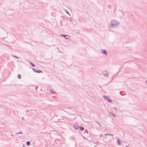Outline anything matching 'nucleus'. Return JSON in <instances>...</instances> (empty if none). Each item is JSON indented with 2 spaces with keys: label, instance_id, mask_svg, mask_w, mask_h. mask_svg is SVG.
Instances as JSON below:
<instances>
[{
  "label": "nucleus",
  "instance_id": "1",
  "mask_svg": "<svg viewBox=\"0 0 147 147\" xmlns=\"http://www.w3.org/2000/svg\"><path fill=\"white\" fill-rule=\"evenodd\" d=\"M119 24V22L115 20H111V23L109 25L110 28H114L117 26Z\"/></svg>",
  "mask_w": 147,
  "mask_h": 147
},
{
  "label": "nucleus",
  "instance_id": "2",
  "mask_svg": "<svg viewBox=\"0 0 147 147\" xmlns=\"http://www.w3.org/2000/svg\"><path fill=\"white\" fill-rule=\"evenodd\" d=\"M80 126H79L78 124L77 123H75L73 126L74 128L75 129H77L79 128Z\"/></svg>",
  "mask_w": 147,
  "mask_h": 147
},
{
  "label": "nucleus",
  "instance_id": "3",
  "mask_svg": "<svg viewBox=\"0 0 147 147\" xmlns=\"http://www.w3.org/2000/svg\"><path fill=\"white\" fill-rule=\"evenodd\" d=\"M32 69H33V70L34 72L36 73H40V72H41V73L42 72V71L40 70H37V69H35L33 68H32Z\"/></svg>",
  "mask_w": 147,
  "mask_h": 147
},
{
  "label": "nucleus",
  "instance_id": "4",
  "mask_svg": "<svg viewBox=\"0 0 147 147\" xmlns=\"http://www.w3.org/2000/svg\"><path fill=\"white\" fill-rule=\"evenodd\" d=\"M61 36L62 37H65V38L66 39H68L69 38V37L68 35H64L61 34Z\"/></svg>",
  "mask_w": 147,
  "mask_h": 147
},
{
  "label": "nucleus",
  "instance_id": "5",
  "mask_svg": "<svg viewBox=\"0 0 147 147\" xmlns=\"http://www.w3.org/2000/svg\"><path fill=\"white\" fill-rule=\"evenodd\" d=\"M103 75L106 77H108L109 76V74L107 72V71H106L103 72Z\"/></svg>",
  "mask_w": 147,
  "mask_h": 147
},
{
  "label": "nucleus",
  "instance_id": "6",
  "mask_svg": "<svg viewBox=\"0 0 147 147\" xmlns=\"http://www.w3.org/2000/svg\"><path fill=\"white\" fill-rule=\"evenodd\" d=\"M102 53L105 55H107L108 54L107 52L105 50L102 49L101 50Z\"/></svg>",
  "mask_w": 147,
  "mask_h": 147
},
{
  "label": "nucleus",
  "instance_id": "7",
  "mask_svg": "<svg viewBox=\"0 0 147 147\" xmlns=\"http://www.w3.org/2000/svg\"><path fill=\"white\" fill-rule=\"evenodd\" d=\"M27 62H28L33 67H34L35 66V65L31 61H29L28 60H27Z\"/></svg>",
  "mask_w": 147,
  "mask_h": 147
},
{
  "label": "nucleus",
  "instance_id": "8",
  "mask_svg": "<svg viewBox=\"0 0 147 147\" xmlns=\"http://www.w3.org/2000/svg\"><path fill=\"white\" fill-rule=\"evenodd\" d=\"M109 115H110L112 116L113 117H116V116L115 115L113 114V113H112L111 112H110L109 113Z\"/></svg>",
  "mask_w": 147,
  "mask_h": 147
},
{
  "label": "nucleus",
  "instance_id": "9",
  "mask_svg": "<svg viewBox=\"0 0 147 147\" xmlns=\"http://www.w3.org/2000/svg\"><path fill=\"white\" fill-rule=\"evenodd\" d=\"M117 142H118V144L119 145H121V140L118 138L117 139Z\"/></svg>",
  "mask_w": 147,
  "mask_h": 147
},
{
  "label": "nucleus",
  "instance_id": "10",
  "mask_svg": "<svg viewBox=\"0 0 147 147\" xmlns=\"http://www.w3.org/2000/svg\"><path fill=\"white\" fill-rule=\"evenodd\" d=\"M79 128L80 129V131H84V128L82 126H80L79 127Z\"/></svg>",
  "mask_w": 147,
  "mask_h": 147
},
{
  "label": "nucleus",
  "instance_id": "11",
  "mask_svg": "<svg viewBox=\"0 0 147 147\" xmlns=\"http://www.w3.org/2000/svg\"><path fill=\"white\" fill-rule=\"evenodd\" d=\"M120 94L122 96L126 95V94L125 93H124V94H123V93L122 92H120Z\"/></svg>",
  "mask_w": 147,
  "mask_h": 147
},
{
  "label": "nucleus",
  "instance_id": "12",
  "mask_svg": "<svg viewBox=\"0 0 147 147\" xmlns=\"http://www.w3.org/2000/svg\"><path fill=\"white\" fill-rule=\"evenodd\" d=\"M108 101L109 102H111L112 101V100L110 99V98H108L107 99Z\"/></svg>",
  "mask_w": 147,
  "mask_h": 147
},
{
  "label": "nucleus",
  "instance_id": "13",
  "mask_svg": "<svg viewBox=\"0 0 147 147\" xmlns=\"http://www.w3.org/2000/svg\"><path fill=\"white\" fill-rule=\"evenodd\" d=\"M103 98H105V99L106 100H107L108 99V97L107 96H106V95H103Z\"/></svg>",
  "mask_w": 147,
  "mask_h": 147
},
{
  "label": "nucleus",
  "instance_id": "14",
  "mask_svg": "<svg viewBox=\"0 0 147 147\" xmlns=\"http://www.w3.org/2000/svg\"><path fill=\"white\" fill-rule=\"evenodd\" d=\"M30 142L29 141H28L26 142V144L27 146H30Z\"/></svg>",
  "mask_w": 147,
  "mask_h": 147
},
{
  "label": "nucleus",
  "instance_id": "15",
  "mask_svg": "<svg viewBox=\"0 0 147 147\" xmlns=\"http://www.w3.org/2000/svg\"><path fill=\"white\" fill-rule=\"evenodd\" d=\"M96 123H97L99 125L100 127H102L101 124L99 123V122L98 121H96Z\"/></svg>",
  "mask_w": 147,
  "mask_h": 147
},
{
  "label": "nucleus",
  "instance_id": "16",
  "mask_svg": "<svg viewBox=\"0 0 147 147\" xmlns=\"http://www.w3.org/2000/svg\"><path fill=\"white\" fill-rule=\"evenodd\" d=\"M11 56L13 57H14L15 58H17V59H19V57H17L16 56H15V55H12Z\"/></svg>",
  "mask_w": 147,
  "mask_h": 147
},
{
  "label": "nucleus",
  "instance_id": "17",
  "mask_svg": "<svg viewBox=\"0 0 147 147\" xmlns=\"http://www.w3.org/2000/svg\"><path fill=\"white\" fill-rule=\"evenodd\" d=\"M18 78L19 79H20L21 78V75L20 74H19L18 76Z\"/></svg>",
  "mask_w": 147,
  "mask_h": 147
},
{
  "label": "nucleus",
  "instance_id": "18",
  "mask_svg": "<svg viewBox=\"0 0 147 147\" xmlns=\"http://www.w3.org/2000/svg\"><path fill=\"white\" fill-rule=\"evenodd\" d=\"M65 11L68 14L70 15L69 12L66 9H65Z\"/></svg>",
  "mask_w": 147,
  "mask_h": 147
},
{
  "label": "nucleus",
  "instance_id": "19",
  "mask_svg": "<svg viewBox=\"0 0 147 147\" xmlns=\"http://www.w3.org/2000/svg\"><path fill=\"white\" fill-rule=\"evenodd\" d=\"M50 92L52 93H55V92L54 90H50Z\"/></svg>",
  "mask_w": 147,
  "mask_h": 147
},
{
  "label": "nucleus",
  "instance_id": "20",
  "mask_svg": "<svg viewBox=\"0 0 147 147\" xmlns=\"http://www.w3.org/2000/svg\"><path fill=\"white\" fill-rule=\"evenodd\" d=\"M113 109H114V110H115V111H117V108L115 107H114L113 108Z\"/></svg>",
  "mask_w": 147,
  "mask_h": 147
},
{
  "label": "nucleus",
  "instance_id": "21",
  "mask_svg": "<svg viewBox=\"0 0 147 147\" xmlns=\"http://www.w3.org/2000/svg\"><path fill=\"white\" fill-rule=\"evenodd\" d=\"M107 135H109H109H110L109 134H105V136H107Z\"/></svg>",
  "mask_w": 147,
  "mask_h": 147
},
{
  "label": "nucleus",
  "instance_id": "22",
  "mask_svg": "<svg viewBox=\"0 0 147 147\" xmlns=\"http://www.w3.org/2000/svg\"><path fill=\"white\" fill-rule=\"evenodd\" d=\"M103 136V135L102 134H101L100 136V137H102Z\"/></svg>",
  "mask_w": 147,
  "mask_h": 147
},
{
  "label": "nucleus",
  "instance_id": "23",
  "mask_svg": "<svg viewBox=\"0 0 147 147\" xmlns=\"http://www.w3.org/2000/svg\"><path fill=\"white\" fill-rule=\"evenodd\" d=\"M18 133L20 134H22V132L21 131H20L18 132Z\"/></svg>",
  "mask_w": 147,
  "mask_h": 147
},
{
  "label": "nucleus",
  "instance_id": "24",
  "mask_svg": "<svg viewBox=\"0 0 147 147\" xmlns=\"http://www.w3.org/2000/svg\"><path fill=\"white\" fill-rule=\"evenodd\" d=\"M110 136H113V134H110Z\"/></svg>",
  "mask_w": 147,
  "mask_h": 147
},
{
  "label": "nucleus",
  "instance_id": "25",
  "mask_svg": "<svg viewBox=\"0 0 147 147\" xmlns=\"http://www.w3.org/2000/svg\"><path fill=\"white\" fill-rule=\"evenodd\" d=\"M145 82L146 84H147V80Z\"/></svg>",
  "mask_w": 147,
  "mask_h": 147
},
{
  "label": "nucleus",
  "instance_id": "26",
  "mask_svg": "<svg viewBox=\"0 0 147 147\" xmlns=\"http://www.w3.org/2000/svg\"><path fill=\"white\" fill-rule=\"evenodd\" d=\"M19 134V133H18H18H16V134L17 135V134Z\"/></svg>",
  "mask_w": 147,
  "mask_h": 147
},
{
  "label": "nucleus",
  "instance_id": "27",
  "mask_svg": "<svg viewBox=\"0 0 147 147\" xmlns=\"http://www.w3.org/2000/svg\"><path fill=\"white\" fill-rule=\"evenodd\" d=\"M125 147H128V146H125Z\"/></svg>",
  "mask_w": 147,
  "mask_h": 147
}]
</instances>
